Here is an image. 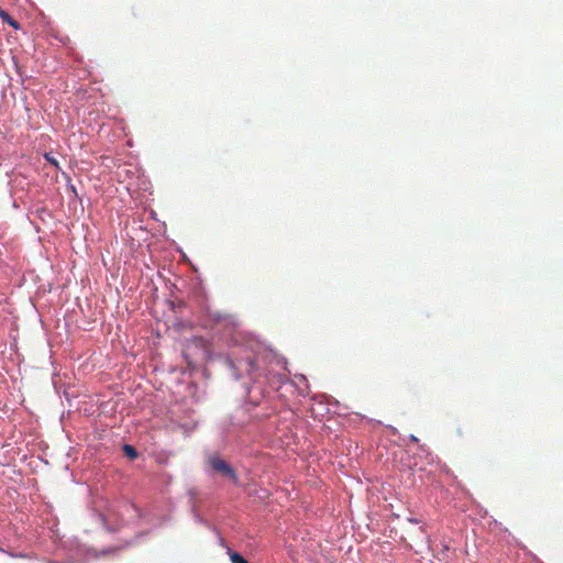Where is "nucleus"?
<instances>
[{"label": "nucleus", "instance_id": "2", "mask_svg": "<svg viewBox=\"0 0 563 563\" xmlns=\"http://www.w3.org/2000/svg\"><path fill=\"white\" fill-rule=\"evenodd\" d=\"M0 18L3 20V22H7L13 29H15V30L20 29V24L18 23V21H15L8 12L2 10L1 8H0Z\"/></svg>", "mask_w": 563, "mask_h": 563}, {"label": "nucleus", "instance_id": "3", "mask_svg": "<svg viewBox=\"0 0 563 563\" xmlns=\"http://www.w3.org/2000/svg\"><path fill=\"white\" fill-rule=\"evenodd\" d=\"M228 554L232 563H249L240 553L229 549Z\"/></svg>", "mask_w": 563, "mask_h": 563}, {"label": "nucleus", "instance_id": "1", "mask_svg": "<svg viewBox=\"0 0 563 563\" xmlns=\"http://www.w3.org/2000/svg\"><path fill=\"white\" fill-rule=\"evenodd\" d=\"M208 463L214 472L229 478L234 484L239 483V477L234 468L220 456L213 455L209 457Z\"/></svg>", "mask_w": 563, "mask_h": 563}, {"label": "nucleus", "instance_id": "6", "mask_svg": "<svg viewBox=\"0 0 563 563\" xmlns=\"http://www.w3.org/2000/svg\"><path fill=\"white\" fill-rule=\"evenodd\" d=\"M247 365H249V368H247L249 374H251L252 372H254L256 369L255 361L253 358L247 360Z\"/></svg>", "mask_w": 563, "mask_h": 563}, {"label": "nucleus", "instance_id": "4", "mask_svg": "<svg viewBox=\"0 0 563 563\" xmlns=\"http://www.w3.org/2000/svg\"><path fill=\"white\" fill-rule=\"evenodd\" d=\"M123 452L131 460L136 459L137 455H139L137 451L132 445H130V444H124L123 445Z\"/></svg>", "mask_w": 563, "mask_h": 563}, {"label": "nucleus", "instance_id": "5", "mask_svg": "<svg viewBox=\"0 0 563 563\" xmlns=\"http://www.w3.org/2000/svg\"><path fill=\"white\" fill-rule=\"evenodd\" d=\"M45 159L56 168H59L57 159L51 153L45 154Z\"/></svg>", "mask_w": 563, "mask_h": 563}, {"label": "nucleus", "instance_id": "7", "mask_svg": "<svg viewBox=\"0 0 563 563\" xmlns=\"http://www.w3.org/2000/svg\"><path fill=\"white\" fill-rule=\"evenodd\" d=\"M411 440L412 441H418V439L416 437H413V435L411 437Z\"/></svg>", "mask_w": 563, "mask_h": 563}]
</instances>
